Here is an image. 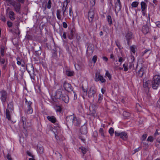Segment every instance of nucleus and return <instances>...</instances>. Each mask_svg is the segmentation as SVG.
I'll use <instances>...</instances> for the list:
<instances>
[{
    "label": "nucleus",
    "mask_w": 160,
    "mask_h": 160,
    "mask_svg": "<svg viewBox=\"0 0 160 160\" xmlns=\"http://www.w3.org/2000/svg\"><path fill=\"white\" fill-rule=\"evenodd\" d=\"M66 121L67 124L69 125L73 124L75 126H79L81 123L80 119L76 118L73 115L67 117Z\"/></svg>",
    "instance_id": "nucleus-1"
},
{
    "label": "nucleus",
    "mask_w": 160,
    "mask_h": 160,
    "mask_svg": "<svg viewBox=\"0 0 160 160\" xmlns=\"http://www.w3.org/2000/svg\"><path fill=\"white\" fill-rule=\"evenodd\" d=\"M61 88L58 89L56 92L55 97L56 99H59L63 101L65 103H68L69 101V98L68 95L62 94Z\"/></svg>",
    "instance_id": "nucleus-2"
},
{
    "label": "nucleus",
    "mask_w": 160,
    "mask_h": 160,
    "mask_svg": "<svg viewBox=\"0 0 160 160\" xmlns=\"http://www.w3.org/2000/svg\"><path fill=\"white\" fill-rule=\"evenodd\" d=\"M151 83L152 88L154 89H157L160 84V76L158 75H155Z\"/></svg>",
    "instance_id": "nucleus-3"
},
{
    "label": "nucleus",
    "mask_w": 160,
    "mask_h": 160,
    "mask_svg": "<svg viewBox=\"0 0 160 160\" xmlns=\"http://www.w3.org/2000/svg\"><path fill=\"white\" fill-rule=\"evenodd\" d=\"M26 67L27 70L29 73L31 78L34 80V71L32 64H27Z\"/></svg>",
    "instance_id": "nucleus-4"
},
{
    "label": "nucleus",
    "mask_w": 160,
    "mask_h": 160,
    "mask_svg": "<svg viewBox=\"0 0 160 160\" xmlns=\"http://www.w3.org/2000/svg\"><path fill=\"white\" fill-rule=\"evenodd\" d=\"M7 97L8 95L6 91L3 90L0 91V99L3 103H5Z\"/></svg>",
    "instance_id": "nucleus-5"
},
{
    "label": "nucleus",
    "mask_w": 160,
    "mask_h": 160,
    "mask_svg": "<svg viewBox=\"0 0 160 160\" xmlns=\"http://www.w3.org/2000/svg\"><path fill=\"white\" fill-rule=\"evenodd\" d=\"M97 89L94 86L91 87L88 93L89 98H94L96 94Z\"/></svg>",
    "instance_id": "nucleus-6"
},
{
    "label": "nucleus",
    "mask_w": 160,
    "mask_h": 160,
    "mask_svg": "<svg viewBox=\"0 0 160 160\" xmlns=\"http://www.w3.org/2000/svg\"><path fill=\"white\" fill-rule=\"evenodd\" d=\"M150 25L149 23H147L145 25L143 26L142 28V31L144 34H146L149 32Z\"/></svg>",
    "instance_id": "nucleus-7"
},
{
    "label": "nucleus",
    "mask_w": 160,
    "mask_h": 160,
    "mask_svg": "<svg viewBox=\"0 0 160 160\" xmlns=\"http://www.w3.org/2000/svg\"><path fill=\"white\" fill-rule=\"evenodd\" d=\"M94 79L96 82L100 81L102 83H105L106 82L105 79L104 78L103 76L100 74H96Z\"/></svg>",
    "instance_id": "nucleus-8"
},
{
    "label": "nucleus",
    "mask_w": 160,
    "mask_h": 160,
    "mask_svg": "<svg viewBox=\"0 0 160 160\" xmlns=\"http://www.w3.org/2000/svg\"><path fill=\"white\" fill-rule=\"evenodd\" d=\"M32 104V102L30 101H28L27 103H26L27 109L26 110V112L28 114L32 113L33 112V109L31 106Z\"/></svg>",
    "instance_id": "nucleus-9"
},
{
    "label": "nucleus",
    "mask_w": 160,
    "mask_h": 160,
    "mask_svg": "<svg viewBox=\"0 0 160 160\" xmlns=\"http://www.w3.org/2000/svg\"><path fill=\"white\" fill-rule=\"evenodd\" d=\"M97 106L96 105L91 104L89 107V110L91 115L94 116L96 113Z\"/></svg>",
    "instance_id": "nucleus-10"
},
{
    "label": "nucleus",
    "mask_w": 160,
    "mask_h": 160,
    "mask_svg": "<svg viewBox=\"0 0 160 160\" xmlns=\"http://www.w3.org/2000/svg\"><path fill=\"white\" fill-rule=\"evenodd\" d=\"M63 86L64 89L68 92H70L73 90L71 85L66 82H64Z\"/></svg>",
    "instance_id": "nucleus-11"
},
{
    "label": "nucleus",
    "mask_w": 160,
    "mask_h": 160,
    "mask_svg": "<svg viewBox=\"0 0 160 160\" xmlns=\"http://www.w3.org/2000/svg\"><path fill=\"white\" fill-rule=\"evenodd\" d=\"M95 13L93 10H91L88 13V17L89 22L92 23L93 21Z\"/></svg>",
    "instance_id": "nucleus-12"
},
{
    "label": "nucleus",
    "mask_w": 160,
    "mask_h": 160,
    "mask_svg": "<svg viewBox=\"0 0 160 160\" xmlns=\"http://www.w3.org/2000/svg\"><path fill=\"white\" fill-rule=\"evenodd\" d=\"M14 8L15 10L17 12H18L19 14H21L20 12L21 5L19 3H14L12 5Z\"/></svg>",
    "instance_id": "nucleus-13"
},
{
    "label": "nucleus",
    "mask_w": 160,
    "mask_h": 160,
    "mask_svg": "<svg viewBox=\"0 0 160 160\" xmlns=\"http://www.w3.org/2000/svg\"><path fill=\"white\" fill-rule=\"evenodd\" d=\"M133 37V35L132 32L128 31L126 34L125 38L126 40L128 41V44L129 45L130 40Z\"/></svg>",
    "instance_id": "nucleus-14"
},
{
    "label": "nucleus",
    "mask_w": 160,
    "mask_h": 160,
    "mask_svg": "<svg viewBox=\"0 0 160 160\" xmlns=\"http://www.w3.org/2000/svg\"><path fill=\"white\" fill-rule=\"evenodd\" d=\"M12 112V111H11L6 109V111L5 115L6 116V118L8 120H11V116Z\"/></svg>",
    "instance_id": "nucleus-15"
},
{
    "label": "nucleus",
    "mask_w": 160,
    "mask_h": 160,
    "mask_svg": "<svg viewBox=\"0 0 160 160\" xmlns=\"http://www.w3.org/2000/svg\"><path fill=\"white\" fill-rule=\"evenodd\" d=\"M47 118L48 120L50 121L52 123H55L57 121L56 118L53 116H48L47 117Z\"/></svg>",
    "instance_id": "nucleus-16"
},
{
    "label": "nucleus",
    "mask_w": 160,
    "mask_h": 160,
    "mask_svg": "<svg viewBox=\"0 0 160 160\" xmlns=\"http://www.w3.org/2000/svg\"><path fill=\"white\" fill-rule=\"evenodd\" d=\"M136 72L137 75L140 77H142L143 75L144 72V69L142 68H140L139 70L137 71V70L136 69Z\"/></svg>",
    "instance_id": "nucleus-17"
},
{
    "label": "nucleus",
    "mask_w": 160,
    "mask_h": 160,
    "mask_svg": "<svg viewBox=\"0 0 160 160\" xmlns=\"http://www.w3.org/2000/svg\"><path fill=\"white\" fill-rule=\"evenodd\" d=\"M80 132L82 134H85L87 133V128L86 126H83L81 127Z\"/></svg>",
    "instance_id": "nucleus-18"
},
{
    "label": "nucleus",
    "mask_w": 160,
    "mask_h": 160,
    "mask_svg": "<svg viewBox=\"0 0 160 160\" xmlns=\"http://www.w3.org/2000/svg\"><path fill=\"white\" fill-rule=\"evenodd\" d=\"M141 6L142 12L143 15H144L145 13L144 12V11L146 9V4L144 2H142L141 3Z\"/></svg>",
    "instance_id": "nucleus-19"
},
{
    "label": "nucleus",
    "mask_w": 160,
    "mask_h": 160,
    "mask_svg": "<svg viewBox=\"0 0 160 160\" xmlns=\"http://www.w3.org/2000/svg\"><path fill=\"white\" fill-rule=\"evenodd\" d=\"M152 86L151 81L148 80L143 83V87L145 88H149Z\"/></svg>",
    "instance_id": "nucleus-20"
},
{
    "label": "nucleus",
    "mask_w": 160,
    "mask_h": 160,
    "mask_svg": "<svg viewBox=\"0 0 160 160\" xmlns=\"http://www.w3.org/2000/svg\"><path fill=\"white\" fill-rule=\"evenodd\" d=\"M120 137L122 139L124 140H126L128 138V135L126 132H121Z\"/></svg>",
    "instance_id": "nucleus-21"
},
{
    "label": "nucleus",
    "mask_w": 160,
    "mask_h": 160,
    "mask_svg": "<svg viewBox=\"0 0 160 160\" xmlns=\"http://www.w3.org/2000/svg\"><path fill=\"white\" fill-rule=\"evenodd\" d=\"M9 16L11 20H13L15 19L14 13L12 11H10L9 12Z\"/></svg>",
    "instance_id": "nucleus-22"
},
{
    "label": "nucleus",
    "mask_w": 160,
    "mask_h": 160,
    "mask_svg": "<svg viewBox=\"0 0 160 160\" xmlns=\"http://www.w3.org/2000/svg\"><path fill=\"white\" fill-rule=\"evenodd\" d=\"M74 34V31L73 29L70 30V32L68 33V37L70 39H72L73 38V35Z\"/></svg>",
    "instance_id": "nucleus-23"
},
{
    "label": "nucleus",
    "mask_w": 160,
    "mask_h": 160,
    "mask_svg": "<svg viewBox=\"0 0 160 160\" xmlns=\"http://www.w3.org/2000/svg\"><path fill=\"white\" fill-rule=\"evenodd\" d=\"M131 59V62H129V68L130 69H131L132 68L133 69H134V64L133 63V62L134 61L135 59L134 57H132Z\"/></svg>",
    "instance_id": "nucleus-24"
},
{
    "label": "nucleus",
    "mask_w": 160,
    "mask_h": 160,
    "mask_svg": "<svg viewBox=\"0 0 160 160\" xmlns=\"http://www.w3.org/2000/svg\"><path fill=\"white\" fill-rule=\"evenodd\" d=\"M8 110L10 111H13V104L12 102H11L9 103L8 106Z\"/></svg>",
    "instance_id": "nucleus-25"
},
{
    "label": "nucleus",
    "mask_w": 160,
    "mask_h": 160,
    "mask_svg": "<svg viewBox=\"0 0 160 160\" xmlns=\"http://www.w3.org/2000/svg\"><path fill=\"white\" fill-rule=\"evenodd\" d=\"M52 6V2L51 0H48V2L46 3V6L45 8V9H46V7L48 9H50L51 8Z\"/></svg>",
    "instance_id": "nucleus-26"
},
{
    "label": "nucleus",
    "mask_w": 160,
    "mask_h": 160,
    "mask_svg": "<svg viewBox=\"0 0 160 160\" xmlns=\"http://www.w3.org/2000/svg\"><path fill=\"white\" fill-rule=\"evenodd\" d=\"M56 112H60L62 111V108L60 106L56 105L54 107Z\"/></svg>",
    "instance_id": "nucleus-27"
},
{
    "label": "nucleus",
    "mask_w": 160,
    "mask_h": 160,
    "mask_svg": "<svg viewBox=\"0 0 160 160\" xmlns=\"http://www.w3.org/2000/svg\"><path fill=\"white\" fill-rule=\"evenodd\" d=\"M99 132L101 134L102 136L104 138L105 137L104 134L105 133V132L103 128H100L99 130Z\"/></svg>",
    "instance_id": "nucleus-28"
},
{
    "label": "nucleus",
    "mask_w": 160,
    "mask_h": 160,
    "mask_svg": "<svg viewBox=\"0 0 160 160\" xmlns=\"http://www.w3.org/2000/svg\"><path fill=\"white\" fill-rule=\"evenodd\" d=\"M121 4L116 3L115 5V10L117 9L119 11L121 10Z\"/></svg>",
    "instance_id": "nucleus-29"
},
{
    "label": "nucleus",
    "mask_w": 160,
    "mask_h": 160,
    "mask_svg": "<svg viewBox=\"0 0 160 160\" xmlns=\"http://www.w3.org/2000/svg\"><path fill=\"white\" fill-rule=\"evenodd\" d=\"M61 11L59 10H57V18L59 20L62 19L61 16Z\"/></svg>",
    "instance_id": "nucleus-30"
},
{
    "label": "nucleus",
    "mask_w": 160,
    "mask_h": 160,
    "mask_svg": "<svg viewBox=\"0 0 160 160\" xmlns=\"http://www.w3.org/2000/svg\"><path fill=\"white\" fill-rule=\"evenodd\" d=\"M68 9L67 6L66 5V4L63 3V5L62 8V11H63V15L64 16L65 14V12Z\"/></svg>",
    "instance_id": "nucleus-31"
},
{
    "label": "nucleus",
    "mask_w": 160,
    "mask_h": 160,
    "mask_svg": "<svg viewBox=\"0 0 160 160\" xmlns=\"http://www.w3.org/2000/svg\"><path fill=\"white\" fill-rule=\"evenodd\" d=\"M43 148L42 146L37 147V152L40 154L42 153L43 152Z\"/></svg>",
    "instance_id": "nucleus-32"
},
{
    "label": "nucleus",
    "mask_w": 160,
    "mask_h": 160,
    "mask_svg": "<svg viewBox=\"0 0 160 160\" xmlns=\"http://www.w3.org/2000/svg\"><path fill=\"white\" fill-rule=\"evenodd\" d=\"M66 74L68 76H72L73 75L74 72L73 71L67 70L66 71Z\"/></svg>",
    "instance_id": "nucleus-33"
},
{
    "label": "nucleus",
    "mask_w": 160,
    "mask_h": 160,
    "mask_svg": "<svg viewBox=\"0 0 160 160\" xmlns=\"http://www.w3.org/2000/svg\"><path fill=\"white\" fill-rule=\"evenodd\" d=\"M107 21L109 25H111L112 23L111 17L110 15H108L107 17Z\"/></svg>",
    "instance_id": "nucleus-34"
},
{
    "label": "nucleus",
    "mask_w": 160,
    "mask_h": 160,
    "mask_svg": "<svg viewBox=\"0 0 160 160\" xmlns=\"http://www.w3.org/2000/svg\"><path fill=\"white\" fill-rule=\"evenodd\" d=\"M79 149H81L82 152L83 154H85L87 151V150L85 148L81 147L79 148Z\"/></svg>",
    "instance_id": "nucleus-35"
},
{
    "label": "nucleus",
    "mask_w": 160,
    "mask_h": 160,
    "mask_svg": "<svg viewBox=\"0 0 160 160\" xmlns=\"http://www.w3.org/2000/svg\"><path fill=\"white\" fill-rule=\"evenodd\" d=\"M39 49L38 50H37L35 51V53L36 54V55L37 56H39L42 53V51L41 50V47L40 46L39 48Z\"/></svg>",
    "instance_id": "nucleus-36"
},
{
    "label": "nucleus",
    "mask_w": 160,
    "mask_h": 160,
    "mask_svg": "<svg viewBox=\"0 0 160 160\" xmlns=\"http://www.w3.org/2000/svg\"><path fill=\"white\" fill-rule=\"evenodd\" d=\"M138 4L139 2H134L132 3L131 6L132 7L136 8L138 7Z\"/></svg>",
    "instance_id": "nucleus-37"
},
{
    "label": "nucleus",
    "mask_w": 160,
    "mask_h": 160,
    "mask_svg": "<svg viewBox=\"0 0 160 160\" xmlns=\"http://www.w3.org/2000/svg\"><path fill=\"white\" fill-rule=\"evenodd\" d=\"M1 53L2 56L4 55V47L3 46H1Z\"/></svg>",
    "instance_id": "nucleus-38"
},
{
    "label": "nucleus",
    "mask_w": 160,
    "mask_h": 160,
    "mask_svg": "<svg viewBox=\"0 0 160 160\" xmlns=\"http://www.w3.org/2000/svg\"><path fill=\"white\" fill-rule=\"evenodd\" d=\"M130 50L134 54L135 53V46H132L130 47Z\"/></svg>",
    "instance_id": "nucleus-39"
},
{
    "label": "nucleus",
    "mask_w": 160,
    "mask_h": 160,
    "mask_svg": "<svg viewBox=\"0 0 160 160\" xmlns=\"http://www.w3.org/2000/svg\"><path fill=\"white\" fill-rule=\"evenodd\" d=\"M26 118L25 117H22V121L23 123V128H25L24 125L26 124Z\"/></svg>",
    "instance_id": "nucleus-40"
},
{
    "label": "nucleus",
    "mask_w": 160,
    "mask_h": 160,
    "mask_svg": "<svg viewBox=\"0 0 160 160\" xmlns=\"http://www.w3.org/2000/svg\"><path fill=\"white\" fill-rule=\"evenodd\" d=\"M108 132L111 136H112L114 132V130L113 128H111L109 129Z\"/></svg>",
    "instance_id": "nucleus-41"
},
{
    "label": "nucleus",
    "mask_w": 160,
    "mask_h": 160,
    "mask_svg": "<svg viewBox=\"0 0 160 160\" xmlns=\"http://www.w3.org/2000/svg\"><path fill=\"white\" fill-rule=\"evenodd\" d=\"M105 75L106 76H107V77H108V78L109 80H111V79H112L111 75L108 71H106Z\"/></svg>",
    "instance_id": "nucleus-42"
},
{
    "label": "nucleus",
    "mask_w": 160,
    "mask_h": 160,
    "mask_svg": "<svg viewBox=\"0 0 160 160\" xmlns=\"http://www.w3.org/2000/svg\"><path fill=\"white\" fill-rule=\"evenodd\" d=\"M115 43L116 44L117 46L118 47V48L119 49H121V48H120L121 45H120V43L119 41V40H117L115 41Z\"/></svg>",
    "instance_id": "nucleus-43"
},
{
    "label": "nucleus",
    "mask_w": 160,
    "mask_h": 160,
    "mask_svg": "<svg viewBox=\"0 0 160 160\" xmlns=\"http://www.w3.org/2000/svg\"><path fill=\"white\" fill-rule=\"evenodd\" d=\"M150 51V49H147L145 50V51L142 53V56H143L145 54L147 53L148 52H149Z\"/></svg>",
    "instance_id": "nucleus-44"
},
{
    "label": "nucleus",
    "mask_w": 160,
    "mask_h": 160,
    "mask_svg": "<svg viewBox=\"0 0 160 160\" xmlns=\"http://www.w3.org/2000/svg\"><path fill=\"white\" fill-rule=\"evenodd\" d=\"M123 115L124 116L127 117L130 116V113L128 112L124 111L123 112Z\"/></svg>",
    "instance_id": "nucleus-45"
},
{
    "label": "nucleus",
    "mask_w": 160,
    "mask_h": 160,
    "mask_svg": "<svg viewBox=\"0 0 160 160\" xmlns=\"http://www.w3.org/2000/svg\"><path fill=\"white\" fill-rule=\"evenodd\" d=\"M97 59V57L96 55H94L92 59V61H93L94 63H95L96 62Z\"/></svg>",
    "instance_id": "nucleus-46"
},
{
    "label": "nucleus",
    "mask_w": 160,
    "mask_h": 160,
    "mask_svg": "<svg viewBox=\"0 0 160 160\" xmlns=\"http://www.w3.org/2000/svg\"><path fill=\"white\" fill-rule=\"evenodd\" d=\"M153 139H154L153 137L152 136H150L148 138L147 140L148 141L152 142L153 140Z\"/></svg>",
    "instance_id": "nucleus-47"
},
{
    "label": "nucleus",
    "mask_w": 160,
    "mask_h": 160,
    "mask_svg": "<svg viewBox=\"0 0 160 160\" xmlns=\"http://www.w3.org/2000/svg\"><path fill=\"white\" fill-rule=\"evenodd\" d=\"M90 3L92 6H93L95 4V0H90Z\"/></svg>",
    "instance_id": "nucleus-48"
},
{
    "label": "nucleus",
    "mask_w": 160,
    "mask_h": 160,
    "mask_svg": "<svg viewBox=\"0 0 160 160\" xmlns=\"http://www.w3.org/2000/svg\"><path fill=\"white\" fill-rule=\"evenodd\" d=\"M123 67L124 68V71H127L128 70V68L127 66H126L125 64H123Z\"/></svg>",
    "instance_id": "nucleus-49"
},
{
    "label": "nucleus",
    "mask_w": 160,
    "mask_h": 160,
    "mask_svg": "<svg viewBox=\"0 0 160 160\" xmlns=\"http://www.w3.org/2000/svg\"><path fill=\"white\" fill-rule=\"evenodd\" d=\"M147 137V135L146 134H145L143 135L142 137V140H145Z\"/></svg>",
    "instance_id": "nucleus-50"
},
{
    "label": "nucleus",
    "mask_w": 160,
    "mask_h": 160,
    "mask_svg": "<svg viewBox=\"0 0 160 160\" xmlns=\"http://www.w3.org/2000/svg\"><path fill=\"white\" fill-rule=\"evenodd\" d=\"M12 23L11 22L9 21L7 22V25L9 27H11L12 26Z\"/></svg>",
    "instance_id": "nucleus-51"
},
{
    "label": "nucleus",
    "mask_w": 160,
    "mask_h": 160,
    "mask_svg": "<svg viewBox=\"0 0 160 160\" xmlns=\"http://www.w3.org/2000/svg\"><path fill=\"white\" fill-rule=\"evenodd\" d=\"M70 0H65L63 2V3L66 4V5L67 6L68 3L70 2Z\"/></svg>",
    "instance_id": "nucleus-52"
},
{
    "label": "nucleus",
    "mask_w": 160,
    "mask_h": 160,
    "mask_svg": "<svg viewBox=\"0 0 160 160\" xmlns=\"http://www.w3.org/2000/svg\"><path fill=\"white\" fill-rule=\"evenodd\" d=\"M140 147H138V148H136V149H135L134 150V152L133 153V154H134L136 152L139 151L140 150Z\"/></svg>",
    "instance_id": "nucleus-53"
},
{
    "label": "nucleus",
    "mask_w": 160,
    "mask_h": 160,
    "mask_svg": "<svg viewBox=\"0 0 160 160\" xmlns=\"http://www.w3.org/2000/svg\"><path fill=\"white\" fill-rule=\"evenodd\" d=\"M7 158L8 160H12L11 156L8 154L7 156Z\"/></svg>",
    "instance_id": "nucleus-54"
},
{
    "label": "nucleus",
    "mask_w": 160,
    "mask_h": 160,
    "mask_svg": "<svg viewBox=\"0 0 160 160\" xmlns=\"http://www.w3.org/2000/svg\"><path fill=\"white\" fill-rule=\"evenodd\" d=\"M63 27L65 28H66L67 27H68V25L65 22H63Z\"/></svg>",
    "instance_id": "nucleus-55"
},
{
    "label": "nucleus",
    "mask_w": 160,
    "mask_h": 160,
    "mask_svg": "<svg viewBox=\"0 0 160 160\" xmlns=\"http://www.w3.org/2000/svg\"><path fill=\"white\" fill-rule=\"evenodd\" d=\"M121 133L117 132L116 131L115 132V134L116 136H120Z\"/></svg>",
    "instance_id": "nucleus-56"
},
{
    "label": "nucleus",
    "mask_w": 160,
    "mask_h": 160,
    "mask_svg": "<svg viewBox=\"0 0 160 160\" xmlns=\"http://www.w3.org/2000/svg\"><path fill=\"white\" fill-rule=\"evenodd\" d=\"M156 24L157 27L160 28V22L158 21L156 22Z\"/></svg>",
    "instance_id": "nucleus-57"
},
{
    "label": "nucleus",
    "mask_w": 160,
    "mask_h": 160,
    "mask_svg": "<svg viewBox=\"0 0 160 160\" xmlns=\"http://www.w3.org/2000/svg\"><path fill=\"white\" fill-rule=\"evenodd\" d=\"M157 106L158 107L160 108V98L157 102Z\"/></svg>",
    "instance_id": "nucleus-58"
},
{
    "label": "nucleus",
    "mask_w": 160,
    "mask_h": 160,
    "mask_svg": "<svg viewBox=\"0 0 160 160\" xmlns=\"http://www.w3.org/2000/svg\"><path fill=\"white\" fill-rule=\"evenodd\" d=\"M72 13V11L71 7L69 8V15L70 16H71Z\"/></svg>",
    "instance_id": "nucleus-59"
},
{
    "label": "nucleus",
    "mask_w": 160,
    "mask_h": 160,
    "mask_svg": "<svg viewBox=\"0 0 160 160\" xmlns=\"http://www.w3.org/2000/svg\"><path fill=\"white\" fill-rule=\"evenodd\" d=\"M102 59L103 60L105 61L106 62H107L108 61V58L106 57H105V56H104V57H103L102 58Z\"/></svg>",
    "instance_id": "nucleus-60"
},
{
    "label": "nucleus",
    "mask_w": 160,
    "mask_h": 160,
    "mask_svg": "<svg viewBox=\"0 0 160 160\" xmlns=\"http://www.w3.org/2000/svg\"><path fill=\"white\" fill-rule=\"evenodd\" d=\"M62 37L65 39L66 38V33L65 32H63Z\"/></svg>",
    "instance_id": "nucleus-61"
},
{
    "label": "nucleus",
    "mask_w": 160,
    "mask_h": 160,
    "mask_svg": "<svg viewBox=\"0 0 160 160\" xmlns=\"http://www.w3.org/2000/svg\"><path fill=\"white\" fill-rule=\"evenodd\" d=\"M27 155H28L29 156H31L32 157H33V156L32 155V154L30 152H29V151H27Z\"/></svg>",
    "instance_id": "nucleus-62"
},
{
    "label": "nucleus",
    "mask_w": 160,
    "mask_h": 160,
    "mask_svg": "<svg viewBox=\"0 0 160 160\" xmlns=\"http://www.w3.org/2000/svg\"><path fill=\"white\" fill-rule=\"evenodd\" d=\"M5 62V60L4 59H2L1 60V62H0L2 64H4Z\"/></svg>",
    "instance_id": "nucleus-63"
},
{
    "label": "nucleus",
    "mask_w": 160,
    "mask_h": 160,
    "mask_svg": "<svg viewBox=\"0 0 160 160\" xmlns=\"http://www.w3.org/2000/svg\"><path fill=\"white\" fill-rule=\"evenodd\" d=\"M79 138L83 142H84L85 141V139L82 138V137L81 136H80L79 137Z\"/></svg>",
    "instance_id": "nucleus-64"
}]
</instances>
